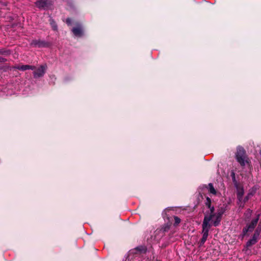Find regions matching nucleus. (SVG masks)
I'll return each instance as SVG.
<instances>
[{
	"label": "nucleus",
	"mask_w": 261,
	"mask_h": 261,
	"mask_svg": "<svg viewBox=\"0 0 261 261\" xmlns=\"http://www.w3.org/2000/svg\"><path fill=\"white\" fill-rule=\"evenodd\" d=\"M169 230V226L168 225L165 226L161 228L157 229L154 231V236L153 239L151 238V240L147 239V241L149 244L158 243L163 237L166 236V233L168 232Z\"/></svg>",
	"instance_id": "nucleus-1"
},
{
	"label": "nucleus",
	"mask_w": 261,
	"mask_h": 261,
	"mask_svg": "<svg viewBox=\"0 0 261 261\" xmlns=\"http://www.w3.org/2000/svg\"><path fill=\"white\" fill-rule=\"evenodd\" d=\"M236 158L238 162L242 166H244L246 164L248 163L245 150L242 147H238L236 153Z\"/></svg>",
	"instance_id": "nucleus-2"
},
{
	"label": "nucleus",
	"mask_w": 261,
	"mask_h": 261,
	"mask_svg": "<svg viewBox=\"0 0 261 261\" xmlns=\"http://www.w3.org/2000/svg\"><path fill=\"white\" fill-rule=\"evenodd\" d=\"M260 216V213L259 212L257 211L256 212V217L255 218H253L251 222L247 224L246 227H245L242 230V234L243 236H245L246 235L247 233L248 232H252L255 226H256L257 222L259 219Z\"/></svg>",
	"instance_id": "nucleus-3"
},
{
	"label": "nucleus",
	"mask_w": 261,
	"mask_h": 261,
	"mask_svg": "<svg viewBox=\"0 0 261 261\" xmlns=\"http://www.w3.org/2000/svg\"><path fill=\"white\" fill-rule=\"evenodd\" d=\"M35 5L40 10H47L51 9L53 2L50 0H38Z\"/></svg>",
	"instance_id": "nucleus-4"
},
{
	"label": "nucleus",
	"mask_w": 261,
	"mask_h": 261,
	"mask_svg": "<svg viewBox=\"0 0 261 261\" xmlns=\"http://www.w3.org/2000/svg\"><path fill=\"white\" fill-rule=\"evenodd\" d=\"M211 218V221L213 222V225L215 226H217L220 224L221 221L222 217L217 214L216 213L207 212L206 213L204 218Z\"/></svg>",
	"instance_id": "nucleus-5"
},
{
	"label": "nucleus",
	"mask_w": 261,
	"mask_h": 261,
	"mask_svg": "<svg viewBox=\"0 0 261 261\" xmlns=\"http://www.w3.org/2000/svg\"><path fill=\"white\" fill-rule=\"evenodd\" d=\"M47 68L46 65H42L37 69L34 70L33 75L34 78H38L42 77L45 74Z\"/></svg>",
	"instance_id": "nucleus-6"
},
{
	"label": "nucleus",
	"mask_w": 261,
	"mask_h": 261,
	"mask_svg": "<svg viewBox=\"0 0 261 261\" xmlns=\"http://www.w3.org/2000/svg\"><path fill=\"white\" fill-rule=\"evenodd\" d=\"M211 221V218H204L202 223V234L208 235V231L210 228L209 222Z\"/></svg>",
	"instance_id": "nucleus-7"
},
{
	"label": "nucleus",
	"mask_w": 261,
	"mask_h": 261,
	"mask_svg": "<svg viewBox=\"0 0 261 261\" xmlns=\"http://www.w3.org/2000/svg\"><path fill=\"white\" fill-rule=\"evenodd\" d=\"M257 242L255 239L251 238L249 241H248L246 244V246L243 249V251L245 252V253L249 255L251 254V251L249 249V248L255 244Z\"/></svg>",
	"instance_id": "nucleus-8"
},
{
	"label": "nucleus",
	"mask_w": 261,
	"mask_h": 261,
	"mask_svg": "<svg viewBox=\"0 0 261 261\" xmlns=\"http://www.w3.org/2000/svg\"><path fill=\"white\" fill-rule=\"evenodd\" d=\"M74 36L81 37L83 34V29L81 24H77L76 27L73 28L71 30Z\"/></svg>",
	"instance_id": "nucleus-9"
},
{
	"label": "nucleus",
	"mask_w": 261,
	"mask_h": 261,
	"mask_svg": "<svg viewBox=\"0 0 261 261\" xmlns=\"http://www.w3.org/2000/svg\"><path fill=\"white\" fill-rule=\"evenodd\" d=\"M32 45L39 47H48L49 43L43 40H34L31 43Z\"/></svg>",
	"instance_id": "nucleus-10"
},
{
	"label": "nucleus",
	"mask_w": 261,
	"mask_h": 261,
	"mask_svg": "<svg viewBox=\"0 0 261 261\" xmlns=\"http://www.w3.org/2000/svg\"><path fill=\"white\" fill-rule=\"evenodd\" d=\"M12 69H18L21 71H25L26 70H35L36 67L35 66H32L29 65H16L12 67Z\"/></svg>",
	"instance_id": "nucleus-11"
},
{
	"label": "nucleus",
	"mask_w": 261,
	"mask_h": 261,
	"mask_svg": "<svg viewBox=\"0 0 261 261\" xmlns=\"http://www.w3.org/2000/svg\"><path fill=\"white\" fill-rule=\"evenodd\" d=\"M243 195H244L243 189L242 188H238L237 189V199L238 200V204H239V203L241 202L242 200H243Z\"/></svg>",
	"instance_id": "nucleus-12"
},
{
	"label": "nucleus",
	"mask_w": 261,
	"mask_h": 261,
	"mask_svg": "<svg viewBox=\"0 0 261 261\" xmlns=\"http://www.w3.org/2000/svg\"><path fill=\"white\" fill-rule=\"evenodd\" d=\"M211 199L208 197H206V200L205 201V206L210 210L208 212H213V211H215V208L213 206L211 205Z\"/></svg>",
	"instance_id": "nucleus-13"
},
{
	"label": "nucleus",
	"mask_w": 261,
	"mask_h": 261,
	"mask_svg": "<svg viewBox=\"0 0 261 261\" xmlns=\"http://www.w3.org/2000/svg\"><path fill=\"white\" fill-rule=\"evenodd\" d=\"M49 21L52 29L55 31H58V25L54 19L50 16H49Z\"/></svg>",
	"instance_id": "nucleus-14"
},
{
	"label": "nucleus",
	"mask_w": 261,
	"mask_h": 261,
	"mask_svg": "<svg viewBox=\"0 0 261 261\" xmlns=\"http://www.w3.org/2000/svg\"><path fill=\"white\" fill-rule=\"evenodd\" d=\"M252 214V211L250 208H248L244 214L245 221H247L250 219Z\"/></svg>",
	"instance_id": "nucleus-15"
},
{
	"label": "nucleus",
	"mask_w": 261,
	"mask_h": 261,
	"mask_svg": "<svg viewBox=\"0 0 261 261\" xmlns=\"http://www.w3.org/2000/svg\"><path fill=\"white\" fill-rule=\"evenodd\" d=\"M260 232H261V229H259L258 228H257L254 234H253L252 238L254 239H255L256 241H258V238H259V236L260 234Z\"/></svg>",
	"instance_id": "nucleus-16"
},
{
	"label": "nucleus",
	"mask_w": 261,
	"mask_h": 261,
	"mask_svg": "<svg viewBox=\"0 0 261 261\" xmlns=\"http://www.w3.org/2000/svg\"><path fill=\"white\" fill-rule=\"evenodd\" d=\"M225 207L222 206V207H219L217 210V212L216 213H217V215H218L219 216H220L222 217V215L225 213Z\"/></svg>",
	"instance_id": "nucleus-17"
},
{
	"label": "nucleus",
	"mask_w": 261,
	"mask_h": 261,
	"mask_svg": "<svg viewBox=\"0 0 261 261\" xmlns=\"http://www.w3.org/2000/svg\"><path fill=\"white\" fill-rule=\"evenodd\" d=\"M137 251L142 253H145L147 251V248L145 246H139L136 248Z\"/></svg>",
	"instance_id": "nucleus-18"
},
{
	"label": "nucleus",
	"mask_w": 261,
	"mask_h": 261,
	"mask_svg": "<svg viewBox=\"0 0 261 261\" xmlns=\"http://www.w3.org/2000/svg\"><path fill=\"white\" fill-rule=\"evenodd\" d=\"M208 186L209 192L214 195H216V191L215 189V188H214L213 184L210 183L208 184Z\"/></svg>",
	"instance_id": "nucleus-19"
},
{
	"label": "nucleus",
	"mask_w": 261,
	"mask_h": 261,
	"mask_svg": "<svg viewBox=\"0 0 261 261\" xmlns=\"http://www.w3.org/2000/svg\"><path fill=\"white\" fill-rule=\"evenodd\" d=\"M208 236L206 234H202V237L199 242V246H202L205 242L207 239Z\"/></svg>",
	"instance_id": "nucleus-20"
},
{
	"label": "nucleus",
	"mask_w": 261,
	"mask_h": 261,
	"mask_svg": "<svg viewBox=\"0 0 261 261\" xmlns=\"http://www.w3.org/2000/svg\"><path fill=\"white\" fill-rule=\"evenodd\" d=\"M10 54V50H6V49H4L3 48H2V49L0 48V55H9Z\"/></svg>",
	"instance_id": "nucleus-21"
},
{
	"label": "nucleus",
	"mask_w": 261,
	"mask_h": 261,
	"mask_svg": "<svg viewBox=\"0 0 261 261\" xmlns=\"http://www.w3.org/2000/svg\"><path fill=\"white\" fill-rule=\"evenodd\" d=\"M174 225H178L180 222V219L179 218H178V217L177 216H175L174 217Z\"/></svg>",
	"instance_id": "nucleus-22"
},
{
	"label": "nucleus",
	"mask_w": 261,
	"mask_h": 261,
	"mask_svg": "<svg viewBox=\"0 0 261 261\" xmlns=\"http://www.w3.org/2000/svg\"><path fill=\"white\" fill-rule=\"evenodd\" d=\"M248 199H249L248 196H246V197H245L244 198V199L243 203H241V204H240V206L243 207V206H244V203H245L247 201H248Z\"/></svg>",
	"instance_id": "nucleus-23"
},
{
	"label": "nucleus",
	"mask_w": 261,
	"mask_h": 261,
	"mask_svg": "<svg viewBox=\"0 0 261 261\" xmlns=\"http://www.w3.org/2000/svg\"><path fill=\"white\" fill-rule=\"evenodd\" d=\"M66 22L68 25H70L71 23V20L70 18H68L66 20Z\"/></svg>",
	"instance_id": "nucleus-24"
},
{
	"label": "nucleus",
	"mask_w": 261,
	"mask_h": 261,
	"mask_svg": "<svg viewBox=\"0 0 261 261\" xmlns=\"http://www.w3.org/2000/svg\"><path fill=\"white\" fill-rule=\"evenodd\" d=\"M6 61L5 58L0 57V63L5 62Z\"/></svg>",
	"instance_id": "nucleus-25"
},
{
	"label": "nucleus",
	"mask_w": 261,
	"mask_h": 261,
	"mask_svg": "<svg viewBox=\"0 0 261 261\" xmlns=\"http://www.w3.org/2000/svg\"><path fill=\"white\" fill-rule=\"evenodd\" d=\"M231 177H232L233 181H235L236 180V178H235V174H234V172H231Z\"/></svg>",
	"instance_id": "nucleus-26"
},
{
	"label": "nucleus",
	"mask_w": 261,
	"mask_h": 261,
	"mask_svg": "<svg viewBox=\"0 0 261 261\" xmlns=\"http://www.w3.org/2000/svg\"><path fill=\"white\" fill-rule=\"evenodd\" d=\"M172 236L171 235V234H169V238H168V240H169L171 238Z\"/></svg>",
	"instance_id": "nucleus-27"
},
{
	"label": "nucleus",
	"mask_w": 261,
	"mask_h": 261,
	"mask_svg": "<svg viewBox=\"0 0 261 261\" xmlns=\"http://www.w3.org/2000/svg\"><path fill=\"white\" fill-rule=\"evenodd\" d=\"M259 153L261 155V150L259 151Z\"/></svg>",
	"instance_id": "nucleus-28"
}]
</instances>
